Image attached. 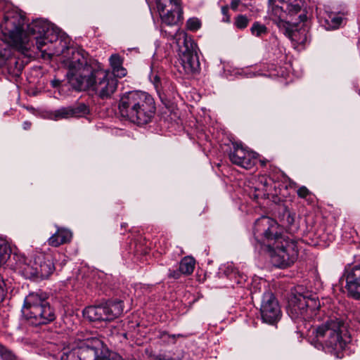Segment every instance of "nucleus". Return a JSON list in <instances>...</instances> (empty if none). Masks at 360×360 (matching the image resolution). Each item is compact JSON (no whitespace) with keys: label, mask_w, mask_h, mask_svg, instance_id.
<instances>
[{"label":"nucleus","mask_w":360,"mask_h":360,"mask_svg":"<svg viewBox=\"0 0 360 360\" xmlns=\"http://www.w3.org/2000/svg\"><path fill=\"white\" fill-rule=\"evenodd\" d=\"M255 239L266 248L274 266L285 269L293 264L298 257L297 243L283 237V229L274 219L262 216L254 224Z\"/></svg>","instance_id":"f257e3e1"},{"label":"nucleus","mask_w":360,"mask_h":360,"mask_svg":"<svg viewBox=\"0 0 360 360\" xmlns=\"http://www.w3.org/2000/svg\"><path fill=\"white\" fill-rule=\"evenodd\" d=\"M48 298L47 293L41 291L30 292L25 297L22 313L32 325H46L56 319L55 309Z\"/></svg>","instance_id":"423d86ee"},{"label":"nucleus","mask_w":360,"mask_h":360,"mask_svg":"<svg viewBox=\"0 0 360 360\" xmlns=\"http://www.w3.org/2000/svg\"><path fill=\"white\" fill-rule=\"evenodd\" d=\"M60 81L59 79H55L51 81V85L53 87H55V88L58 87L60 86Z\"/></svg>","instance_id":"4c0bfd02"},{"label":"nucleus","mask_w":360,"mask_h":360,"mask_svg":"<svg viewBox=\"0 0 360 360\" xmlns=\"http://www.w3.org/2000/svg\"><path fill=\"white\" fill-rule=\"evenodd\" d=\"M233 150L229 153L231 162L245 169H250L256 163V154L249 151L238 143L233 144Z\"/></svg>","instance_id":"dca6fc26"},{"label":"nucleus","mask_w":360,"mask_h":360,"mask_svg":"<svg viewBox=\"0 0 360 360\" xmlns=\"http://www.w3.org/2000/svg\"><path fill=\"white\" fill-rule=\"evenodd\" d=\"M124 311L123 301L115 299L101 304V321H110L119 317Z\"/></svg>","instance_id":"6ab92c4d"},{"label":"nucleus","mask_w":360,"mask_h":360,"mask_svg":"<svg viewBox=\"0 0 360 360\" xmlns=\"http://www.w3.org/2000/svg\"><path fill=\"white\" fill-rule=\"evenodd\" d=\"M160 81V79L158 76H155L154 77V84L156 85V83Z\"/></svg>","instance_id":"a19ab883"},{"label":"nucleus","mask_w":360,"mask_h":360,"mask_svg":"<svg viewBox=\"0 0 360 360\" xmlns=\"http://www.w3.org/2000/svg\"><path fill=\"white\" fill-rule=\"evenodd\" d=\"M250 32L252 35L257 37H262V36L267 34L268 29L265 25L256 21L252 24L250 28Z\"/></svg>","instance_id":"bb28decb"},{"label":"nucleus","mask_w":360,"mask_h":360,"mask_svg":"<svg viewBox=\"0 0 360 360\" xmlns=\"http://www.w3.org/2000/svg\"><path fill=\"white\" fill-rule=\"evenodd\" d=\"M25 32L30 39V46H34L33 41H35L37 49L44 53L43 47L48 42L56 41L58 38L60 30L46 20L36 19L27 25Z\"/></svg>","instance_id":"9d476101"},{"label":"nucleus","mask_w":360,"mask_h":360,"mask_svg":"<svg viewBox=\"0 0 360 360\" xmlns=\"http://www.w3.org/2000/svg\"><path fill=\"white\" fill-rule=\"evenodd\" d=\"M269 13V19L285 37L292 39L299 23L307 20L304 0H278Z\"/></svg>","instance_id":"39448f33"},{"label":"nucleus","mask_w":360,"mask_h":360,"mask_svg":"<svg viewBox=\"0 0 360 360\" xmlns=\"http://www.w3.org/2000/svg\"><path fill=\"white\" fill-rule=\"evenodd\" d=\"M174 39L179 46L181 64L187 74L198 72L200 62L196 52V44L186 32L179 30L174 35Z\"/></svg>","instance_id":"9b49d317"},{"label":"nucleus","mask_w":360,"mask_h":360,"mask_svg":"<svg viewBox=\"0 0 360 360\" xmlns=\"http://www.w3.org/2000/svg\"><path fill=\"white\" fill-rule=\"evenodd\" d=\"M25 16L13 9L4 13L3 22L0 24L5 39H0V67L7 65L9 72L18 74L21 65L16 58L12 56V46L18 48L25 53L31 49L30 39L24 30Z\"/></svg>","instance_id":"f03ea898"},{"label":"nucleus","mask_w":360,"mask_h":360,"mask_svg":"<svg viewBox=\"0 0 360 360\" xmlns=\"http://www.w3.org/2000/svg\"><path fill=\"white\" fill-rule=\"evenodd\" d=\"M0 359L1 360H15L16 356L11 349L0 344Z\"/></svg>","instance_id":"c85d7f7f"},{"label":"nucleus","mask_w":360,"mask_h":360,"mask_svg":"<svg viewBox=\"0 0 360 360\" xmlns=\"http://www.w3.org/2000/svg\"><path fill=\"white\" fill-rule=\"evenodd\" d=\"M109 60L114 77H123L127 75V70L122 66V59L118 54L112 55Z\"/></svg>","instance_id":"5701e85b"},{"label":"nucleus","mask_w":360,"mask_h":360,"mask_svg":"<svg viewBox=\"0 0 360 360\" xmlns=\"http://www.w3.org/2000/svg\"><path fill=\"white\" fill-rule=\"evenodd\" d=\"M221 12L224 15H227L228 13V8L227 7H222L221 8Z\"/></svg>","instance_id":"ea45409f"},{"label":"nucleus","mask_w":360,"mask_h":360,"mask_svg":"<svg viewBox=\"0 0 360 360\" xmlns=\"http://www.w3.org/2000/svg\"><path fill=\"white\" fill-rule=\"evenodd\" d=\"M319 306V302L315 296L299 293L290 297L287 311L291 319L297 323V328H301L312 318L315 309Z\"/></svg>","instance_id":"1a4fd4ad"},{"label":"nucleus","mask_w":360,"mask_h":360,"mask_svg":"<svg viewBox=\"0 0 360 360\" xmlns=\"http://www.w3.org/2000/svg\"><path fill=\"white\" fill-rule=\"evenodd\" d=\"M165 335H167V333L166 332H164L162 335V338H163Z\"/></svg>","instance_id":"37998d69"},{"label":"nucleus","mask_w":360,"mask_h":360,"mask_svg":"<svg viewBox=\"0 0 360 360\" xmlns=\"http://www.w3.org/2000/svg\"><path fill=\"white\" fill-rule=\"evenodd\" d=\"M121 116L138 125L150 122L155 113L153 98L141 91H131L124 93L118 105Z\"/></svg>","instance_id":"20e7f679"},{"label":"nucleus","mask_w":360,"mask_h":360,"mask_svg":"<svg viewBox=\"0 0 360 360\" xmlns=\"http://www.w3.org/2000/svg\"><path fill=\"white\" fill-rule=\"evenodd\" d=\"M22 127L25 130H27L31 127V122H30L29 121H25L23 122Z\"/></svg>","instance_id":"58836bf2"},{"label":"nucleus","mask_w":360,"mask_h":360,"mask_svg":"<svg viewBox=\"0 0 360 360\" xmlns=\"http://www.w3.org/2000/svg\"><path fill=\"white\" fill-rule=\"evenodd\" d=\"M259 311L262 321L271 325L276 323L282 316L277 299L269 291L262 295Z\"/></svg>","instance_id":"2eb2a0df"},{"label":"nucleus","mask_w":360,"mask_h":360,"mask_svg":"<svg viewBox=\"0 0 360 360\" xmlns=\"http://www.w3.org/2000/svg\"><path fill=\"white\" fill-rule=\"evenodd\" d=\"M83 315L90 321H101V304L86 307L83 310Z\"/></svg>","instance_id":"b1692460"},{"label":"nucleus","mask_w":360,"mask_h":360,"mask_svg":"<svg viewBox=\"0 0 360 360\" xmlns=\"http://www.w3.org/2000/svg\"><path fill=\"white\" fill-rule=\"evenodd\" d=\"M11 250L8 243L0 239V266L4 264L11 257Z\"/></svg>","instance_id":"a878e982"},{"label":"nucleus","mask_w":360,"mask_h":360,"mask_svg":"<svg viewBox=\"0 0 360 360\" xmlns=\"http://www.w3.org/2000/svg\"><path fill=\"white\" fill-rule=\"evenodd\" d=\"M60 347L62 352L60 360H80L77 352V342H70L68 345L63 344Z\"/></svg>","instance_id":"4be33fe9"},{"label":"nucleus","mask_w":360,"mask_h":360,"mask_svg":"<svg viewBox=\"0 0 360 360\" xmlns=\"http://www.w3.org/2000/svg\"><path fill=\"white\" fill-rule=\"evenodd\" d=\"M157 8L162 22L167 25H176L183 20L181 0H156Z\"/></svg>","instance_id":"4468645a"},{"label":"nucleus","mask_w":360,"mask_h":360,"mask_svg":"<svg viewBox=\"0 0 360 360\" xmlns=\"http://www.w3.org/2000/svg\"><path fill=\"white\" fill-rule=\"evenodd\" d=\"M93 76L91 89L101 99L110 98L117 88L118 81L115 77L102 69L94 70Z\"/></svg>","instance_id":"ddd939ff"},{"label":"nucleus","mask_w":360,"mask_h":360,"mask_svg":"<svg viewBox=\"0 0 360 360\" xmlns=\"http://www.w3.org/2000/svg\"><path fill=\"white\" fill-rule=\"evenodd\" d=\"M77 345L80 360H123L122 357L115 352H109L107 356H100L103 353V342L96 338L79 340Z\"/></svg>","instance_id":"f8f14e48"},{"label":"nucleus","mask_w":360,"mask_h":360,"mask_svg":"<svg viewBox=\"0 0 360 360\" xmlns=\"http://www.w3.org/2000/svg\"><path fill=\"white\" fill-rule=\"evenodd\" d=\"M345 276L348 295L360 300V264L346 269Z\"/></svg>","instance_id":"f3484780"},{"label":"nucleus","mask_w":360,"mask_h":360,"mask_svg":"<svg viewBox=\"0 0 360 360\" xmlns=\"http://www.w3.org/2000/svg\"><path fill=\"white\" fill-rule=\"evenodd\" d=\"M169 336L175 339L176 337H181L182 335L181 334H178V335H169Z\"/></svg>","instance_id":"79ce46f5"},{"label":"nucleus","mask_w":360,"mask_h":360,"mask_svg":"<svg viewBox=\"0 0 360 360\" xmlns=\"http://www.w3.org/2000/svg\"><path fill=\"white\" fill-rule=\"evenodd\" d=\"M346 328L344 318L339 314H332L313 329L311 342L336 358H342L347 344L342 336Z\"/></svg>","instance_id":"7ed1b4c3"},{"label":"nucleus","mask_w":360,"mask_h":360,"mask_svg":"<svg viewBox=\"0 0 360 360\" xmlns=\"http://www.w3.org/2000/svg\"><path fill=\"white\" fill-rule=\"evenodd\" d=\"M68 68L67 77L70 85L77 91L90 89L92 86L94 70L88 65L86 53L83 50H74L72 56L66 61Z\"/></svg>","instance_id":"6e6552de"},{"label":"nucleus","mask_w":360,"mask_h":360,"mask_svg":"<svg viewBox=\"0 0 360 360\" xmlns=\"http://www.w3.org/2000/svg\"><path fill=\"white\" fill-rule=\"evenodd\" d=\"M9 265L13 271L27 279H44L55 270L53 262L42 255L28 259L23 255L14 253Z\"/></svg>","instance_id":"0eeeda50"},{"label":"nucleus","mask_w":360,"mask_h":360,"mask_svg":"<svg viewBox=\"0 0 360 360\" xmlns=\"http://www.w3.org/2000/svg\"><path fill=\"white\" fill-rule=\"evenodd\" d=\"M181 274H182V273H181V271H180L179 268L176 270L169 269L168 276L171 278L178 279L180 278Z\"/></svg>","instance_id":"473e14b6"},{"label":"nucleus","mask_w":360,"mask_h":360,"mask_svg":"<svg viewBox=\"0 0 360 360\" xmlns=\"http://www.w3.org/2000/svg\"><path fill=\"white\" fill-rule=\"evenodd\" d=\"M295 213L290 211L287 207H284L282 214L280 216V220L283 225L291 226L295 221Z\"/></svg>","instance_id":"cd10ccee"},{"label":"nucleus","mask_w":360,"mask_h":360,"mask_svg":"<svg viewBox=\"0 0 360 360\" xmlns=\"http://www.w3.org/2000/svg\"><path fill=\"white\" fill-rule=\"evenodd\" d=\"M226 21H227V22H229V17L227 18V19H226Z\"/></svg>","instance_id":"c03bdc74"},{"label":"nucleus","mask_w":360,"mask_h":360,"mask_svg":"<svg viewBox=\"0 0 360 360\" xmlns=\"http://www.w3.org/2000/svg\"><path fill=\"white\" fill-rule=\"evenodd\" d=\"M201 26L200 20L197 18H189L186 22L187 29L191 31H196Z\"/></svg>","instance_id":"7c9ffc66"},{"label":"nucleus","mask_w":360,"mask_h":360,"mask_svg":"<svg viewBox=\"0 0 360 360\" xmlns=\"http://www.w3.org/2000/svg\"><path fill=\"white\" fill-rule=\"evenodd\" d=\"M240 2V0H231L230 4L231 8L233 11H236Z\"/></svg>","instance_id":"e433bc0d"},{"label":"nucleus","mask_w":360,"mask_h":360,"mask_svg":"<svg viewBox=\"0 0 360 360\" xmlns=\"http://www.w3.org/2000/svg\"><path fill=\"white\" fill-rule=\"evenodd\" d=\"M89 112V107L84 103H78L73 105L62 107L52 112L53 120H59L71 117L84 116Z\"/></svg>","instance_id":"a211bd4d"},{"label":"nucleus","mask_w":360,"mask_h":360,"mask_svg":"<svg viewBox=\"0 0 360 360\" xmlns=\"http://www.w3.org/2000/svg\"><path fill=\"white\" fill-rule=\"evenodd\" d=\"M250 20L244 15H239L236 18L235 25L237 28L243 30L247 27Z\"/></svg>","instance_id":"c756f323"},{"label":"nucleus","mask_w":360,"mask_h":360,"mask_svg":"<svg viewBox=\"0 0 360 360\" xmlns=\"http://www.w3.org/2000/svg\"><path fill=\"white\" fill-rule=\"evenodd\" d=\"M268 14L269 15L270 11L272 10L274 6H279L278 0H268Z\"/></svg>","instance_id":"c9c22d12"},{"label":"nucleus","mask_w":360,"mask_h":360,"mask_svg":"<svg viewBox=\"0 0 360 360\" xmlns=\"http://www.w3.org/2000/svg\"><path fill=\"white\" fill-rule=\"evenodd\" d=\"M195 260L191 257H184L179 263V269L182 274L189 275L191 274L195 268Z\"/></svg>","instance_id":"393cba45"},{"label":"nucleus","mask_w":360,"mask_h":360,"mask_svg":"<svg viewBox=\"0 0 360 360\" xmlns=\"http://www.w3.org/2000/svg\"><path fill=\"white\" fill-rule=\"evenodd\" d=\"M155 359H157V360H175L174 358L167 355L165 353L158 354L155 356Z\"/></svg>","instance_id":"f704fd0d"},{"label":"nucleus","mask_w":360,"mask_h":360,"mask_svg":"<svg viewBox=\"0 0 360 360\" xmlns=\"http://www.w3.org/2000/svg\"><path fill=\"white\" fill-rule=\"evenodd\" d=\"M72 238V233L65 229H58L57 231L49 239L48 243L53 247H58L62 244L68 243Z\"/></svg>","instance_id":"412c9836"},{"label":"nucleus","mask_w":360,"mask_h":360,"mask_svg":"<svg viewBox=\"0 0 360 360\" xmlns=\"http://www.w3.org/2000/svg\"><path fill=\"white\" fill-rule=\"evenodd\" d=\"M250 197L255 200H257L261 196V192L259 189L255 188L253 191H250Z\"/></svg>","instance_id":"72a5a7b5"},{"label":"nucleus","mask_w":360,"mask_h":360,"mask_svg":"<svg viewBox=\"0 0 360 360\" xmlns=\"http://www.w3.org/2000/svg\"><path fill=\"white\" fill-rule=\"evenodd\" d=\"M297 194L299 198L307 199L311 195V192L306 186H302L297 189Z\"/></svg>","instance_id":"2f4dec72"},{"label":"nucleus","mask_w":360,"mask_h":360,"mask_svg":"<svg viewBox=\"0 0 360 360\" xmlns=\"http://www.w3.org/2000/svg\"><path fill=\"white\" fill-rule=\"evenodd\" d=\"M319 18L321 26L327 30L338 29L343 21L340 14L328 11L321 14Z\"/></svg>","instance_id":"aec40b11"}]
</instances>
